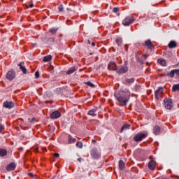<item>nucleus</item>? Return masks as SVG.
<instances>
[{"mask_svg":"<svg viewBox=\"0 0 179 179\" xmlns=\"http://www.w3.org/2000/svg\"><path fill=\"white\" fill-rule=\"evenodd\" d=\"M175 73L177 75V76H179V69H175Z\"/></svg>","mask_w":179,"mask_h":179,"instance_id":"obj_36","label":"nucleus"},{"mask_svg":"<svg viewBox=\"0 0 179 179\" xmlns=\"http://www.w3.org/2000/svg\"><path fill=\"white\" fill-rule=\"evenodd\" d=\"M126 82H127V83H134V82H135V78H127L126 80Z\"/></svg>","mask_w":179,"mask_h":179,"instance_id":"obj_31","label":"nucleus"},{"mask_svg":"<svg viewBox=\"0 0 179 179\" xmlns=\"http://www.w3.org/2000/svg\"><path fill=\"white\" fill-rule=\"evenodd\" d=\"M157 62L158 64H160L162 66H167V62L164 59H158Z\"/></svg>","mask_w":179,"mask_h":179,"instance_id":"obj_15","label":"nucleus"},{"mask_svg":"<svg viewBox=\"0 0 179 179\" xmlns=\"http://www.w3.org/2000/svg\"><path fill=\"white\" fill-rule=\"evenodd\" d=\"M134 17L129 16L126 17L123 20H122V24L123 26H129V24H132L134 22Z\"/></svg>","mask_w":179,"mask_h":179,"instance_id":"obj_2","label":"nucleus"},{"mask_svg":"<svg viewBox=\"0 0 179 179\" xmlns=\"http://www.w3.org/2000/svg\"><path fill=\"white\" fill-rule=\"evenodd\" d=\"M173 92H177L179 90V84L174 85L172 87Z\"/></svg>","mask_w":179,"mask_h":179,"instance_id":"obj_25","label":"nucleus"},{"mask_svg":"<svg viewBox=\"0 0 179 179\" xmlns=\"http://www.w3.org/2000/svg\"><path fill=\"white\" fill-rule=\"evenodd\" d=\"M176 74V71L175 69L172 70L170 73H168V76H169V78H174V75Z\"/></svg>","mask_w":179,"mask_h":179,"instance_id":"obj_27","label":"nucleus"},{"mask_svg":"<svg viewBox=\"0 0 179 179\" xmlns=\"http://www.w3.org/2000/svg\"><path fill=\"white\" fill-rule=\"evenodd\" d=\"M15 169H16V164L13 162L8 164L6 167V170L8 171H12L15 170Z\"/></svg>","mask_w":179,"mask_h":179,"instance_id":"obj_11","label":"nucleus"},{"mask_svg":"<svg viewBox=\"0 0 179 179\" xmlns=\"http://www.w3.org/2000/svg\"><path fill=\"white\" fill-rule=\"evenodd\" d=\"M117 68L115 62H110L108 66L109 71H117Z\"/></svg>","mask_w":179,"mask_h":179,"instance_id":"obj_10","label":"nucleus"},{"mask_svg":"<svg viewBox=\"0 0 179 179\" xmlns=\"http://www.w3.org/2000/svg\"><path fill=\"white\" fill-rule=\"evenodd\" d=\"M153 132L155 135H159V134H160V128L159 127V126H155L154 127Z\"/></svg>","mask_w":179,"mask_h":179,"instance_id":"obj_18","label":"nucleus"},{"mask_svg":"<svg viewBox=\"0 0 179 179\" xmlns=\"http://www.w3.org/2000/svg\"><path fill=\"white\" fill-rule=\"evenodd\" d=\"M67 10H69V8H67Z\"/></svg>","mask_w":179,"mask_h":179,"instance_id":"obj_51","label":"nucleus"},{"mask_svg":"<svg viewBox=\"0 0 179 179\" xmlns=\"http://www.w3.org/2000/svg\"><path fill=\"white\" fill-rule=\"evenodd\" d=\"M88 43H89V44H90V40H88Z\"/></svg>","mask_w":179,"mask_h":179,"instance_id":"obj_49","label":"nucleus"},{"mask_svg":"<svg viewBox=\"0 0 179 179\" xmlns=\"http://www.w3.org/2000/svg\"><path fill=\"white\" fill-rule=\"evenodd\" d=\"M129 124H124L121 128L120 132H124V129H129Z\"/></svg>","mask_w":179,"mask_h":179,"instance_id":"obj_24","label":"nucleus"},{"mask_svg":"<svg viewBox=\"0 0 179 179\" xmlns=\"http://www.w3.org/2000/svg\"><path fill=\"white\" fill-rule=\"evenodd\" d=\"M91 155L93 159H99V157H100V154H99V152H96V150H92Z\"/></svg>","mask_w":179,"mask_h":179,"instance_id":"obj_14","label":"nucleus"},{"mask_svg":"<svg viewBox=\"0 0 179 179\" xmlns=\"http://www.w3.org/2000/svg\"><path fill=\"white\" fill-rule=\"evenodd\" d=\"M148 168L150 169V170H155V169H156V162L151 160L148 163Z\"/></svg>","mask_w":179,"mask_h":179,"instance_id":"obj_12","label":"nucleus"},{"mask_svg":"<svg viewBox=\"0 0 179 179\" xmlns=\"http://www.w3.org/2000/svg\"><path fill=\"white\" fill-rule=\"evenodd\" d=\"M35 78H40V73L38 71H36L35 73Z\"/></svg>","mask_w":179,"mask_h":179,"instance_id":"obj_34","label":"nucleus"},{"mask_svg":"<svg viewBox=\"0 0 179 179\" xmlns=\"http://www.w3.org/2000/svg\"><path fill=\"white\" fill-rule=\"evenodd\" d=\"M59 117H61V113L59 111H55L50 114V118H52V120H57L59 118Z\"/></svg>","mask_w":179,"mask_h":179,"instance_id":"obj_8","label":"nucleus"},{"mask_svg":"<svg viewBox=\"0 0 179 179\" xmlns=\"http://www.w3.org/2000/svg\"><path fill=\"white\" fill-rule=\"evenodd\" d=\"M6 155H8L6 150H0V157H3V156H6Z\"/></svg>","mask_w":179,"mask_h":179,"instance_id":"obj_22","label":"nucleus"},{"mask_svg":"<svg viewBox=\"0 0 179 179\" xmlns=\"http://www.w3.org/2000/svg\"><path fill=\"white\" fill-rule=\"evenodd\" d=\"M3 126L1 124H0V132H2V131H3Z\"/></svg>","mask_w":179,"mask_h":179,"instance_id":"obj_37","label":"nucleus"},{"mask_svg":"<svg viewBox=\"0 0 179 179\" xmlns=\"http://www.w3.org/2000/svg\"><path fill=\"white\" fill-rule=\"evenodd\" d=\"M34 5L33 4H30L29 5V8H33Z\"/></svg>","mask_w":179,"mask_h":179,"instance_id":"obj_45","label":"nucleus"},{"mask_svg":"<svg viewBox=\"0 0 179 179\" xmlns=\"http://www.w3.org/2000/svg\"><path fill=\"white\" fill-rule=\"evenodd\" d=\"M113 10L114 13H117V12H118V8L115 7Z\"/></svg>","mask_w":179,"mask_h":179,"instance_id":"obj_35","label":"nucleus"},{"mask_svg":"<svg viewBox=\"0 0 179 179\" xmlns=\"http://www.w3.org/2000/svg\"><path fill=\"white\" fill-rule=\"evenodd\" d=\"M55 157H59V155L58 153L54 154Z\"/></svg>","mask_w":179,"mask_h":179,"instance_id":"obj_39","label":"nucleus"},{"mask_svg":"<svg viewBox=\"0 0 179 179\" xmlns=\"http://www.w3.org/2000/svg\"><path fill=\"white\" fill-rule=\"evenodd\" d=\"M155 99L157 100H160V99H162V96H163V88L162 87H159L158 90L155 91Z\"/></svg>","mask_w":179,"mask_h":179,"instance_id":"obj_5","label":"nucleus"},{"mask_svg":"<svg viewBox=\"0 0 179 179\" xmlns=\"http://www.w3.org/2000/svg\"><path fill=\"white\" fill-rule=\"evenodd\" d=\"M119 169L120 170H124L125 169V163L122 160L119 161Z\"/></svg>","mask_w":179,"mask_h":179,"instance_id":"obj_19","label":"nucleus"},{"mask_svg":"<svg viewBox=\"0 0 179 179\" xmlns=\"http://www.w3.org/2000/svg\"><path fill=\"white\" fill-rule=\"evenodd\" d=\"M116 72L118 75L127 73V72H128V67L127 66H120L116 69Z\"/></svg>","mask_w":179,"mask_h":179,"instance_id":"obj_4","label":"nucleus"},{"mask_svg":"<svg viewBox=\"0 0 179 179\" xmlns=\"http://www.w3.org/2000/svg\"><path fill=\"white\" fill-rule=\"evenodd\" d=\"M3 106L6 108H12L15 107V103H13V102H12V101H6L3 103Z\"/></svg>","mask_w":179,"mask_h":179,"instance_id":"obj_9","label":"nucleus"},{"mask_svg":"<svg viewBox=\"0 0 179 179\" xmlns=\"http://www.w3.org/2000/svg\"><path fill=\"white\" fill-rule=\"evenodd\" d=\"M76 71V67L73 66L71 68H70L68 71H67V75H72V73H73V72H75Z\"/></svg>","mask_w":179,"mask_h":179,"instance_id":"obj_17","label":"nucleus"},{"mask_svg":"<svg viewBox=\"0 0 179 179\" xmlns=\"http://www.w3.org/2000/svg\"><path fill=\"white\" fill-rule=\"evenodd\" d=\"M26 8H29V6L26 5Z\"/></svg>","mask_w":179,"mask_h":179,"instance_id":"obj_48","label":"nucleus"},{"mask_svg":"<svg viewBox=\"0 0 179 179\" xmlns=\"http://www.w3.org/2000/svg\"><path fill=\"white\" fill-rule=\"evenodd\" d=\"M18 66H20L21 71H22L23 73H27V69H26V67L22 66V63H20L18 64Z\"/></svg>","mask_w":179,"mask_h":179,"instance_id":"obj_21","label":"nucleus"},{"mask_svg":"<svg viewBox=\"0 0 179 179\" xmlns=\"http://www.w3.org/2000/svg\"><path fill=\"white\" fill-rule=\"evenodd\" d=\"M36 121V118L33 117L29 122L33 124V122Z\"/></svg>","mask_w":179,"mask_h":179,"instance_id":"obj_38","label":"nucleus"},{"mask_svg":"<svg viewBox=\"0 0 179 179\" xmlns=\"http://www.w3.org/2000/svg\"><path fill=\"white\" fill-rule=\"evenodd\" d=\"M139 89H141V87L136 86V90H137V92H139Z\"/></svg>","mask_w":179,"mask_h":179,"instance_id":"obj_40","label":"nucleus"},{"mask_svg":"<svg viewBox=\"0 0 179 179\" xmlns=\"http://www.w3.org/2000/svg\"><path fill=\"white\" fill-rule=\"evenodd\" d=\"M29 177H33V173H29Z\"/></svg>","mask_w":179,"mask_h":179,"instance_id":"obj_44","label":"nucleus"},{"mask_svg":"<svg viewBox=\"0 0 179 179\" xmlns=\"http://www.w3.org/2000/svg\"><path fill=\"white\" fill-rule=\"evenodd\" d=\"M78 162H80V160H82V159L78 158Z\"/></svg>","mask_w":179,"mask_h":179,"instance_id":"obj_47","label":"nucleus"},{"mask_svg":"<svg viewBox=\"0 0 179 179\" xmlns=\"http://www.w3.org/2000/svg\"><path fill=\"white\" fill-rule=\"evenodd\" d=\"M114 96L120 106H127L131 97V92H129V90L125 89L115 92Z\"/></svg>","mask_w":179,"mask_h":179,"instance_id":"obj_1","label":"nucleus"},{"mask_svg":"<svg viewBox=\"0 0 179 179\" xmlns=\"http://www.w3.org/2000/svg\"><path fill=\"white\" fill-rule=\"evenodd\" d=\"M116 43L117 44V45L121 46L122 45V39L121 38H119L116 40Z\"/></svg>","mask_w":179,"mask_h":179,"instance_id":"obj_28","label":"nucleus"},{"mask_svg":"<svg viewBox=\"0 0 179 179\" xmlns=\"http://www.w3.org/2000/svg\"><path fill=\"white\" fill-rule=\"evenodd\" d=\"M164 107L166 110H171L173 108V100L166 98L164 100Z\"/></svg>","mask_w":179,"mask_h":179,"instance_id":"obj_3","label":"nucleus"},{"mask_svg":"<svg viewBox=\"0 0 179 179\" xmlns=\"http://www.w3.org/2000/svg\"><path fill=\"white\" fill-rule=\"evenodd\" d=\"M15 77L16 74L15 73V71H10L7 73L6 79H8V80H13V79H15Z\"/></svg>","mask_w":179,"mask_h":179,"instance_id":"obj_7","label":"nucleus"},{"mask_svg":"<svg viewBox=\"0 0 179 179\" xmlns=\"http://www.w3.org/2000/svg\"><path fill=\"white\" fill-rule=\"evenodd\" d=\"M92 142H96V140H92Z\"/></svg>","mask_w":179,"mask_h":179,"instance_id":"obj_50","label":"nucleus"},{"mask_svg":"<svg viewBox=\"0 0 179 179\" xmlns=\"http://www.w3.org/2000/svg\"><path fill=\"white\" fill-rule=\"evenodd\" d=\"M51 59H52V56H51V55L45 56L43 57V62H48V61H51Z\"/></svg>","mask_w":179,"mask_h":179,"instance_id":"obj_20","label":"nucleus"},{"mask_svg":"<svg viewBox=\"0 0 179 179\" xmlns=\"http://www.w3.org/2000/svg\"><path fill=\"white\" fill-rule=\"evenodd\" d=\"M145 47H148L150 50H153L155 47L152 44V41L148 40L145 42Z\"/></svg>","mask_w":179,"mask_h":179,"instance_id":"obj_13","label":"nucleus"},{"mask_svg":"<svg viewBox=\"0 0 179 179\" xmlns=\"http://www.w3.org/2000/svg\"><path fill=\"white\" fill-rule=\"evenodd\" d=\"M143 58H144V59H146V58H148V55H143Z\"/></svg>","mask_w":179,"mask_h":179,"instance_id":"obj_41","label":"nucleus"},{"mask_svg":"<svg viewBox=\"0 0 179 179\" xmlns=\"http://www.w3.org/2000/svg\"><path fill=\"white\" fill-rule=\"evenodd\" d=\"M85 83L87 85V86H90V87H94V84L90 81L85 82Z\"/></svg>","mask_w":179,"mask_h":179,"instance_id":"obj_32","label":"nucleus"},{"mask_svg":"<svg viewBox=\"0 0 179 179\" xmlns=\"http://www.w3.org/2000/svg\"><path fill=\"white\" fill-rule=\"evenodd\" d=\"M58 10L59 12H64V6L62 4H60L58 7Z\"/></svg>","mask_w":179,"mask_h":179,"instance_id":"obj_33","label":"nucleus"},{"mask_svg":"<svg viewBox=\"0 0 179 179\" xmlns=\"http://www.w3.org/2000/svg\"><path fill=\"white\" fill-rule=\"evenodd\" d=\"M145 138H146V134L139 133L134 136V141L135 142H141L143 139H145Z\"/></svg>","mask_w":179,"mask_h":179,"instance_id":"obj_6","label":"nucleus"},{"mask_svg":"<svg viewBox=\"0 0 179 179\" xmlns=\"http://www.w3.org/2000/svg\"><path fill=\"white\" fill-rule=\"evenodd\" d=\"M76 146H77V148H79L80 149H82V148H83V143H82V142L78 141L76 143Z\"/></svg>","mask_w":179,"mask_h":179,"instance_id":"obj_30","label":"nucleus"},{"mask_svg":"<svg viewBox=\"0 0 179 179\" xmlns=\"http://www.w3.org/2000/svg\"><path fill=\"white\" fill-rule=\"evenodd\" d=\"M169 54H171V53L168 52V53L165 54V57H166V58H169Z\"/></svg>","mask_w":179,"mask_h":179,"instance_id":"obj_42","label":"nucleus"},{"mask_svg":"<svg viewBox=\"0 0 179 179\" xmlns=\"http://www.w3.org/2000/svg\"><path fill=\"white\" fill-rule=\"evenodd\" d=\"M49 31H50V33H52V34H55V33H57V31H58V29L57 28H51Z\"/></svg>","mask_w":179,"mask_h":179,"instance_id":"obj_29","label":"nucleus"},{"mask_svg":"<svg viewBox=\"0 0 179 179\" xmlns=\"http://www.w3.org/2000/svg\"><path fill=\"white\" fill-rule=\"evenodd\" d=\"M76 141V138H72L71 136H69V143H73V142Z\"/></svg>","mask_w":179,"mask_h":179,"instance_id":"obj_26","label":"nucleus"},{"mask_svg":"<svg viewBox=\"0 0 179 179\" xmlns=\"http://www.w3.org/2000/svg\"><path fill=\"white\" fill-rule=\"evenodd\" d=\"M168 47L170 48H176V47H177V42H176V41H171L169 43Z\"/></svg>","mask_w":179,"mask_h":179,"instance_id":"obj_16","label":"nucleus"},{"mask_svg":"<svg viewBox=\"0 0 179 179\" xmlns=\"http://www.w3.org/2000/svg\"><path fill=\"white\" fill-rule=\"evenodd\" d=\"M89 115H91L92 117H96L97 114H96V110H92L88 112Z\"/></svg>","mask_w":179,"mask_h":179,"instance_id":"obj_23","label":"nucleus"},{"mask_svg":"<svg viewBox=\"0 0 179 179\" xmlns=\"http://www.w3.org/2000/svg\"><path fill=\"white\" fill-rule=\"evenodd\" d=\"M35 152H38V148H36Z\"/></svg>","mask_w":179,"mask_h":179,"instance_id":"obj_46","label":"nucleus"},{"mask_svg":"<svg viewBox=\"0 0 179 179\" xmlns=\"http://www.w3.org/2000/svg\"><path fill=\"white\" fill-rule=\"evenodd\" d=\"M92 47H94L96 45V43L94 42H92Z\"/></svg>","mask_w":179,"mask_h":179,"instance_id":"obj_43","label":"nucleus"}]
</instances>
